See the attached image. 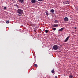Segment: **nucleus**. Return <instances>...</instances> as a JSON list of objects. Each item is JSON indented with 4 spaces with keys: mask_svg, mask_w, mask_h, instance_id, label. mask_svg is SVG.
<instances>
[{
    "mask_svg": "<svg viewBox=\"0 0 78 78\" xmlns=\"http://www.w3.org/2000/svg\"><path fill=\"white\" fill-rule=\"evenodd\" d=\"M23 12V10L21 9H19L17 11V13L19 14H20V15H22Z\"/></svg>",
    "mask_w": 78,
    "mask_h": 78,
    "instance_id": "obj_1",
    "label": "nucleus"
},
{
    "mask_svg": "<svg viewBox=\"0 0 78 78\" xmlns=\"http://www.w3.org/2000/svg\"><path fill=\"white\" fill-rule=\"evenodd\" d=\"M53 48L54 50H58V47L57 45H54L53 47Z\"/></svg>",
    "mask_w": 78,
    "mask_h": 78,
    "instance_id": "obj_2",
    "label": "nucleus"
},
{
    "mask_svg": "<svg viewBox=\"0 0 78 78\" xmlns=\"http://www.w3.org/2000/svg\"><path fill=\"white\" fill-rule=\"evenodd\" d=\"M64 21L65 22H67L69 21V18L67 17H65L64 18Z\"/></svg>",
    "mask_w": 78,
    "mask_h": 78,
    "instance_id": "obj_3",
    "label": "nucleus"
},
{
    "mask_svg": "<svg viewBox=\"0 0 78 78\" xmlns=\"http://www.w3.org/2000/svg\"><path fill=\"white\" fill-rule=\"evenodd\" d=\"M64 3H65V4H69V2L67 0H66V1H64L63 2Z\"/></svg>",
    "mask_w": 78,
    "mask_h": 78,
    "instance_id": "obj_4",
    "label": "nucleus"
},
{
    "mask_svg": "<svg viewBox=\"0 0 78 78\" xmlns=\"http://www.w3.org/2000/svg\"><path fill=\"white\" fill-rule=\"evenodd\" d=\"M69 37H70V36H69L67 37L65 40L64 41V42H66L68 40H69Z\"/></svg>",
    "mask_w": 78,
    "mask_h": 78,
    "instance_id": "obj_5",
    "label": "nucleus"
},
{
    "mask_svg": "<svg viewBox=\"0 0 78 78\" xmlns=\"http://www.w3.org/2000/svg\"><path fill=\"white\" fill-rule=\"evenodd\" d=\"M20 3H23V2H24V0H18Z\"/></svg>",
    "mask_w": 78,
    "mask_h": 78,
    "instance_id": "obj_6",
    "label": "nucleus"
},
{
    "mask_svg": "<svg viewBox=\"0 0 78 78\" xmlns=\"http://www.w3.org/2000/svg\"><path fill=\"white\" fill-rule=\"evenodd\" d=\"M31 2L32 3H36V0H32Z\"/></svg>",
    "mask_w": 78,
    "mask_h": 78,
    "instance_id": "obj_7",
    "label": "nucleus"
},
{
    "mask_svg": "<svg viewBox=\"0 0 78 78\" xmlns=\"http://www.w3.org/2000/svg\"><path fill=\"white\" fill-rule=\"evenodd\" d=\"M51 72L52 73H55V69H53L51 70Z\"/></svg>",
    "mask_w": 78,
    "mask_h": 78,
    "instance_id": "obj_8",
    "label": "nucleus"
},
{
    "mask_svg": "<svg viewBox=\"0 0 78 78\" xmlns=\"http://www.w3.org/2000/svg\"><path fill=\"white\" fill-rule=\"evenodd\" d=\"M63 30H64V28H61V29L58 30V31H62Z\"/></svg>",
    "mask_w": 78,
    "mask_h": 78,
    "instance_id": "obj_9",
    "label": "nucleus"
},
{
    "mask_svg": "<svg viewBox=\"0 0 78 78\" xmlns=\"http://www.w3.org/2000/svg\"><path fill=\"white\" fill-rule=\"evenodd\" d=\"M58 27V25L57 24H55V25H54L53 27L54 28H55V27Z\"/></svg>",
    "mask_w": 78,
    "mask_h": 78,
    "instance_id": "obj_10",
    "label": "nucleus"
},
{
    "mask_svg": "<svg viewBox=\"0 0 78 78\" xmlns=\"http://www.w3.org/2000/svg\"><path fill=\"white\" fill-rule=\"evenodd\" d=\"M51 12L53 13L55 12V10L54 9H51L50 11Z\"/></svg>",
    "mask_w": 78,
    "mask_h": 78,
    "instance_id": "obj_11",
    "label": "nucleus"
},
{
    "mask_svg": "<svg viewBox=\"0 0 78 78\" xmlns=\"http://www.w3.org/2000/svg\"><path fill=\"white\" fill-rule=\"evenodd\" d=\"M30 26H31L32 27H35V25H34V24L33 23L31 24Z\"/></svg>",
    "mask_w": 78,
    "mask_h": 78,
    "instance_id": "obj_12",
    "label": "nucleus"
},
{
    "mask_svg": "<svg viewBox=\"0 0 78 78\" xmlns=\"http://www.w3.org/2000/svg\"><path fill=\"white\" fill-rule=\"evenodd\" d=\"M16 6L18 8H20V6L17 4L16 5Z\"/></svg>",
    "mask_w": 78,
    "mask_h": 78,
    "instance_id": "obj_13",
    "label": "nucleus"
},
{
    "mask_svg": "<svg viewBox=\"0 0 78 78\" xmlns=\"http://www.w3.org/2000/svg\"><path fill=\"white\" fill-rule=\"evenodd\" d=\"M54 22L55 23H58V20H55Z\"/></svg>",
    "mask_w": 78,
    "mask_h": 78,
    "instance_id": "obj_14",
    "label": "nucleus"
},
{
    "mask_svg": "<svg viewBox=\"0 0 78 78\" xmlns=\"http://www.w3.org/2000/svg\"><path fill=\"white\" fill-rule=\"evenodd\" d=\"M73 76H72V75H70L69 76V77H70V78H73Z\"/></svg>",
    "mask_w": 78,
    "mask_h": 78,
    "instance_id": "obj_15",
    "label": "nucleus"
},
{
    "mask_svg": "<svg viewBox=\"0 0 78 78\" xmlns=\"http://www.w3.org/2000/svg\"><path fill=\"white\" fill-rule=\"evenodd\" d=\"M45 13H46V15H47V16H48V15H49L48 13L47 12H45Z\"/></svg>",
    "mask_w": 78,
    "mask_h": 78,
    "instance_id": "obj_16",
    "label": "nucleus"
},
{
    "mask_svg": "<svg viewBox=\"0 0 78 78\" xmlns=\"http://www.w3.org/2000/svg\"><path fill=\"white\" fill-rule=\"evenodd\" d=\"M45 32L46 33H48V30H45Z\"/></svg>",
    "mask_w": 78,
    "mask_h": 78,
    "instance_id": "obj_17",
    "label": "nucleus"
},
{
    "mask_svg": "<svg viewBox=\"0 0 78 78\" xmlns=\"http://www.w3.org/2000/svg\"><path fill=\"white\" fill-rule=\"evenodd\" d=\"M34 67H37V64H34Z\"/></svg>",
    "mask_w": 78,
    "mask_h": 78,
    "instance_id": "obj_18",
    "label": "nucleus"
},
{
    "mask_svg": "<svg viewBox=\"0 0 78 78\" xmlns=\"http://www.w3.org/2000/svg\"><path fill=\"white\" fill-rule=\"evenodd\" d=\"M9 23V20L7 21L6 22L7 23Z\"/></svg>",
    "mask_w": 78,
    "mask_h": 78,
    "instance_id": "obj_19",
    "label": "nucleus"
},
{
    "mask_svg": "<svg viewBox=\"0 0 78 78\" xmlns=\"http://www.w3.org/2000/svg\"><path fill=\"white\" fill-rule=\"evenodd\" d=\"M4 9H6V7H4Z\"/></svg>",
    "mask_w": 78,
    "mask_h": 78,
    "instance_id": "obj_20",
    "label": "nucleus"
},
{
    "mask_svg": "<svg viewBox=\"0 0 78 78\" xmlns=\"http://www.w3.org/2000/svg\"><path fill=\"white\" fill-rule=\"evenodd\" d=\"M56 28H53V30L54 31H55V30H56Z\"/></svg>",
    "mask_w": 78,
    "mask_h": 78,
    "instance_id": "obj_21",
    "label": "nucleus"
},
{
    "mask_svg": "<svg viewBox=\"0 0 78 78\" xmlns=\"http://www.w3.org/2000/svg\"><path fill=\"white\" fill-rule=\"evenodd\" d=\"M38 1L39 2H42V0H38Z\"/></svg>",
    "mask_w": 78,
    "mask_h": 78,
    "instance_id": "obj_22",
    "label": "nucleus"
},
{
    "mask_svg": "<svg viewBox=\"0 0 78 78\" xmlns=\"http://www.w3.org/2000/svg\"><path fill=\"white\" fill-rule=\"evenodd\" d=\"M55 78H58V77H57V76H55Z\"/></svg>",
    "mask_w": 78,
    "mask_h": 78,
    "instance_id": "obj_23",
    "label": "nucleus"
},
{
    "mask_svg": "<svg viewBox=\"0 0 78 78\" xmlns=\"http://www.w3.org/2000/svg\"><path fill=\"white\" fill-rule=\"evenodd\" d=\"M75 30H76V27H75Z\"/></svg>",
    "mask_w": 78,
    "mask_h": 78,
    "instance_id": "obj_24",
    "label": "nucleus"
},
{
    "mask_svg": "<svg viewBox=\"0 0 78 78\" xmlns=\"http://www.w3.org/2000/svg\"><path fill=\"white\" fill-rule=\"evenodd\" d=\"M18 16H20V15H18Z\"/></svg>",
    "mask_w": 78,
    "mask_h": 78,
    "instance_id": "obj_25",
    "label": "nucleus"
}]
</instances>
